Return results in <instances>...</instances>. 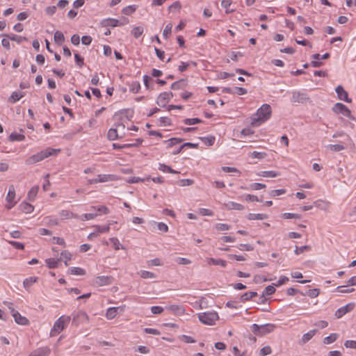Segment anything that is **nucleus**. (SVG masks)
<instances>
[{
    "instance_id": "nucleus-40",
    "label": "nucleus",
    "mask_w": 356,
    "mask_h": 356,
    "mask_svg": "<svg viewBox=\"0 0 356 356\" xmlns=\"http://www.w3.org/2000/svg\"><path fill=\"white\" fill-rule=\"evenodd\" d=\"M140 90V84L138 81H133L129 85V90L134 94L139 92Z\"/></svg>"
},
{
    "instance_id": "nucleus-9",
    "label": "nucleus",
    "mask_w": 356,
    "mask_h": 356,
    "mask_svg": "<svg viewBox=\"0 0 356 356\" xmlns=\"http://www.w3.org/2000/svg\"><path fill=\"white\" fill-rule=\"evenodd\" d=\"M309 99V97L300 91H293L292 92L291 102L295 103H305Z\"/></svg>"
},
{
    "instance_id": "nucleus-41",
    "label": "nucleus",
    "mask_w": 356,
    "mask_h": 356,
    "mask_svg": "<svg viewBox=\"0 0 356 356\" xmlns=\"http://www.w3.org/2000/svg\"><path fill=\"white\" fill-rule=\"evenodd\" d=\"M37 277H30L29 278H26L23 282V285L25 289H29L30 286L33 285L37 281Z\"/></svg>"
},
{
    "instance_id": "nucleus-45",
    "label": "nucleus",
    "mask_w": 356,
    "mask_h": 356,
    "mask_svg": "<svg viewBox=\"0 0 356 356\" xmlns=\"http://www.w3.org/2000/svg\"><path fill=\"white\" fill-rule=\"evenodd\" d=\"M143 31L142 26H136L131 30V33L135 38H138L143 34Z\"/></svg>"
},
{
    "instance_id": "nucleus-48",
    "label": "nucleus",
    "mask_w": 356,
    "mask_h": 356,
    "mask_svg": "<svg viewBox=\"0 0 356 356\" xmlns=\"http://www.w3.org/2000/svg\"><path fill=\"white\" fill-rule=\"evenodd\" d=\"M95 227L97 234L108 232L110 230V227L108 225H96Z\"/></svg>"
},
{
    "instance_id": "nucleus-62",
    "label": "nucleus",
    "mask_w": 356,
    "mask_h": 356,
    "mask_svg": "<svg viewBox=\"0 0 356 356\" xmlns=\"http://www.w3.org/2000/svg\"><path fill=\"white\" fill-rule=\"evenodd\" d=\"M172 24H168L165 26V29H163V36L165 38H167L168 35H170L172 32Z\"/></svg>"
},
{
    "instance_id": "nucleus-18",
    "label": "nucleus",
    "mask_w": 356,
    "mask_h": 356,
    "mask_svg": "<svg viewBox=\"0 0 356 356\" xmlns=\"http://www.w3.org/2000/svg\"><path fill=\"white\" fill-rule=\"evenodd\" d=\"M3 35L6 37L7 38H8L9 40H10L12 41L16 42L18 44L22 43L23 41H27V38L26 37L17 35L13 33L3 34Z\"/></svg>"
},
{
    "instance_id": "nucleus-36",
    "label": "nucleus",
    "mask_w": 356,
    "mask_h": 356,
    "mask_svg": "<svg viewBox=\"0 0 356 356\" xmlns=\"http://www.w3.org/2000/svg\"><path fill=\"white\" fill-rule=\"evenodd\" d=\"M108 138L111 140H115L118 138V129L111 128L107 134Z\"/></svg>"
},
{
    "instance_id": "nucleus-28",
    "label": "nucleus",
    "mask_w": 356,
    "mask_h": 356,
    "mask_svg": "<svg viewBox=\"0 0 356 356\" xmlns=\"http://www.w3.org/2000/svg\"><path fill=\"white\" fill-rule=\"evenodd\" d=\"M39 187L38 186H33L28 193L27 199L29 201H33L38 194Z\"/></svg>"
},
{
    "instance_id": "nucleus-39",
    "label": "nucleus",
    "mask_w": 356,
    "mask_h": 356,
    "mask_svg": "<svg viewBox=\"0 0 356 356\" xmlns=\"http://www.w3.org/2000/svg\"><path fill=\"white\" fill-rule=\"evenodd\" d=\"M61 261V259H46L45 262L49 268H56L58 266V264Z\"/></svg>"
},
{
    "instance_id": "nucleus-55",
    "label": "nucleus",
    "mask_w": 356,
    "mask_h": 356,
    "mask_svg": "<svg viewBox=\"0 0 356 356\" xmlns=\"http://www.w3.org/2000/svg\"><path fill=\"white\" fill-rule=\"evenodd\" d=\"M182 141L181 139L180 138H172L168 140H165V143H168V147H172L173 145H176V144H179Z\"/></svg>"
},
{
    "instance_id": "nucleus-50",
    "label": "nucleus",
    "mask_w": 356,
    "mask_h": 356,
    "mask_svg": "<svg viewBox=\"0 0 356 356\" xmlns=\"http://www.w3.org/2000/svg\"><path fill=\"white\" fill-rule=\"evenodd\" d=\"M159 169L160 170L163 171V172H170V173H172V174L178 173V172L175 171L170 167H169V166H168V165H166L165 164H159Z\"/></svg>"
},
{
    "instance_id": "nucleus-26",
    "label": "nucleus",
    "mask_w": 356,
    "mask_h": 356,
    "mask_svg": "<svg viewBox=\"0 0 356 356\" xmlns=\"http://www.w3.org/2000/svg\"><path fill=\"white\" fill-rule=\"evenodd\" d=\"M68 273L71 275H84L86 270L79 267H71L68 269Z\"/></svg>"
},
{
    "instance_id": "nucleus-20",
    "label": "nucleus",
    "mask_w": 356,
    "mask_h": 356,
    "mask_svg": "<svg viewBox=\"0 0 356 356\" xmlns=\"http://www.w3.org/2000/svg\"><path fill=\"white\" fill-rule=\"evenodd\" d=\"M102 24L104 26H111V27H115V26H122L124 24L123 23H120L118 19H113V18H108V19H104L103 21Z\"/></svg>"
},
{
    "instance_id": "nucleus-43",
    "label": "nucleus",
    "mask_w": 356,
    "mask_h": 356,
    "mask_svg": "<svg viewBox=\"0 0 356 356\" xmlns=\"http://www.w3.org/2000/svg\"><path fill=\"white\" fill-rule=\"evenodd\" d=\"M99 214L96 212H91L89 213H84L81 216H79L78 219H80L81 220H89L95 218L96 216H97Z\"/></svg>"
},
{
    "instance_id": "nucleus-2",
    "label": "nucleus",
    "mask_w": 356,
    "mask_h": 356,
    "mask_svg": "<svg viewBox=\"0 0 356 356\" xmlns=\"http://www.w3.org/2000/svg\"><path fill=\"white\" fill-rule=\"evenodd\" d=\"M59 152L60 149H58L47 148L44 150L38 152L37 154H33L31 156L29 157L26 160V163L27 165H32L36 163L39 161L44 160L46 158H48L50 156L56 154Z\"/></svg>"
},
{
    "instance_id": "nucleus-54",
    "label": "nucleus",
    "mask_w": 356,
    "mask_h": 356,
    "mask_svg": "<svg viewBox=\"0 0 356 356\" xmlns=\"http://www.w3.org/2000/svg\"><path fill=\"white\" fill-rule=\"evenodd\" d=\"M266 154L265 152L254 151L251 153V156L254 159H262L265 158Z\"/></svg>"
},
{
    "instance_id": "nucleus-21",
    "label": "nucleus",
    "mask_w": 356,
    "mask_h": 356,
    "mask_svg": "<svg viewBox=\"0 0 356 356\" xmlns=\"http://www.w3.org/2000/svg\"><path fill=\"white\" fill-rule=\"evenodd\" d=\"M19 209L22 212L25 213H30L33 211L34 207L33 205L28 202H22L19 204Z\"/></svg>"
},
{
    "instance_id": "nucleus-25",
    "label": "nucleus",
    "mask_w": 356,
    "mask_h": 356,
    "mask_svg": "<svg viewBox=\"0 0 356 356\" xmlns=\"http://www.w3.org/2000/svg\"><path fill=\"white\" fill-rule=\"evenodd\" d=\"M314 205L322 210L326 211L329 208V202L322 200H318L314 202Z\"/></svg>"
},
{
    "instance_id": "nucleus-49",
    "label": "nucleus",
    "mask_w": 356,
    "mask_h": 356,
    "mask_svg": "<svg viewBox=\"0 0 356 356\" xmlns=\"http://www.w3.org/2000/svg\"><path fill=\"white\" fill-rule=\"evenodd\" d=\"M220 170L222 172H224L225 173H231L234 172L237 175H235L236 176H239V171L236 168L232 167H221Z\"/></svg>"
},
{
    "instance_id": "nucleus-31",
    "label": "nucleus",
    "mask_w": 356,
    "mask_h": 356,
    "mask_svg": "<svg viewBox=\"0 0 356 356\" xmlns=\"http://www.w3.org/2000/svg\"><path fill=\"white\" fill-rule=\"evenodd\" d=\"M54 40L56 44L60 45L65 40L64 35L60 31H56L54 35Z\"/></svg>"
},
{
    "instance_id": "nucleus-15",
    "label": "nucleus",
    "mask_w": 356,
    "mask_h": 356,
    "mask_svg": "<svg viewBox=\"0 0 356 356\" xmlns=\"http://www.w3.org/2000/svg\"><path fill=\"white\" fill-rule=\"evenodd\" d=\"M14 318V320L16 323L20 325H29V319L22 316L18 312L15 314V315L13 316Z\"/></svg>"
},
{
    "instance_id": "nucleus-27",
    "label": "nucleus",
    "mask_w": 356,
    "mask_h": 356,
    "mask_svg": "<svg viewBox=\"0 0 356 356\" xmlns=\"http://www.w3.org/2000/svg\"><path fill=\"white\" fill-rule=\"evenodd\" d=\"M90 210L91 211H94V212L97 211V212H99L100 213H104V214L108 213V212H109L108 209L106 207L103 206V205L92 206V207H90Z\"/></svg>"
},
{
    "instance_id": "nucleus-8",
    "label": "nucleus",
    "mask_w": 356,
    "mask_h": 356,
    "mask_svg": "<svg viewBox=\"0 0 356 356\" xmlns=\"http://www.w3.org/2000/svg\"><path fill=\"white\" fill-rule=\"evenodd\" d=\"M172 97L173 94L171 92H161L157 98L156 104L161 107H165Z\"/></svg>"
},
{
    "instance_id": "nucleus-14",
    "label": "nucleus",
    "mask_w": 356,
    "mask_h": 356,
    "mask_svg": "<svg viewBox=\"0 0 356 356\" xmlns=\"http://www.w3.org/2000/svg\"><path fill=\"white\" fill-rule=\"evenodd\" d=\"M113 281V278L111 276H98L95 279V284L98 286H105L111 284Z\"/></svg>"
},
{
    "instance_id": "nucleus-33",
    "label": "nucleus",
    "mask_w": 356,
    "mask_h": 356,
    "mask_svg": "<svg viewBox=\"0 0 356 356\" xmlns=\"http://www.w3.org/2000/svg\"><path fill=\"white\" fill-rule=\"evenodd\" d=\"M267 215L264 213H249L247 216L250 220H264L267 218Z\"/></svg>"
},
{
    "instance_id": "nucleus-19",
    "label": "nucleus",
    "mask_w": 356,
    "mask_h": 356,
    "mask_svg": "<svg viewBox=\"0 0 356 356\" xmlns=\"http://www.w3.org/2000/svg\"><path fill=\"white\" fill-rule=\"evenodd\" d=\"M187 82L186 79H181L171 84V89L172 90H181L186 88Z\"/></svg>"
},
{
    "instance_id": "nucleus-35",
    "label": "nucleus",
    "mask_w": 356,
    "mask_h": 356,
    "mask_svg": "<svg viewBox=\"0 0 356 356\" xmlns=\"http://www.w3.org/2000/svg\"><path fill=\"white\" fill-rule=\"evenodd\" d=\"M258 175L264 177H268V178H273V177L279 176L280 175L276 171L270 170V171H262V172H259L258 174Z\"/></svg>"
},
{
    "instance_id": "nucleus-23",
    "label": "nucleus",
    "mask_w": 356,
    "mask_h": 356,
    "mask_svg": "<svg viewBox=\"0 0 356 356\" xmlns=\"http://www.w3.org/2000/svg\"><path fill=\"white\" fill-rule=\"evenodd\" d=\"M228 209L241 211L244 209V206L234 202H229L225 204Z\"/></svg>"
},
{
    "instance_id": "nucleus-60",
    "label": "nucleus",
    "mask_w": 356,
    "mask_h": 356,
    "mask_svg": "<svg viewBox=\"0 0 356 356\" xmlns=\"http://www.w3.org/2000/svg\"><path fill=\"white\" fill-rule=\"evenodd\" d=\"M275 292V288L273 285L266 286L263 292L264 295H272Z\"/></svg>"
},
{
    "instance_id": "nucleus-7",
    "label": "nucleus",
    "mask_w": 356,
    "mask_h": 356,
    "mask_svg": "<svg viewBox=\"0 0 356 356\" xmlns=\"http://www.w3.org/2000/svg\"><path fill=\"white\" fill-rule=\"evenodd\" d=\"M88 316L83 311H79L73 314L72 324L75 326H79L81 323L88 322Z\"/></svg>"
},
{
    "instance_id": "nucleus-61",
    "label": "nucleus",
    "mask_w": 356,
    "mask_h": 356,
    "mask_svg": "<svg viewBox=\"0 0 356 356\" xmlns=\"http://www.w3.org/2000/svg\"><path fill=\"white\" fill-rule=\"evenodd\" d=\"M179 338L182 341H184V343H195L196 341L191 337L185 335V334L181 335Z\"/></svg>"
},
{
    "instance_id": "nucleus-6",
    "label": "nucleus",
    "mask_w": 356,
    "mask_h": 356,
    "mask_svg": "<svg viewBox=\"0 0 356 356\" xmlns=\"http://www.w3.org/2000/svg\"><path fill=\"white\" fill-rule=\"evenodd\" d=\"M332 110L333 111V112L337 114H341L350 120H355V118L351 115L350 110L342 103H336L333 106Z\"/></svg>"
},
{
    "instance_id": "nucleus-5",
    "label": "nucleus",
    "mask_w": 356,
    "mask_h": 356,
    "mask_svg": "<svg viewBox=\"0 0 356 356\" xmlns=\"http://www.w3.org/2000/svg\"><path fill=\"white\" fill-rule=\"evenodd\" d=\"M70 316H62L54 323V327L51 330V334L53 332L60 333L70 321Z\"/></svg>"
},
{
    "instance_id": "nucleus-57",
    "label": "nucleus",
    "mask_w": 356,
    "mask_h": 356,
    "mask_svg": "<svg viewBox=\"0 0 356 356\" xmlns=\"http://www.w3.org/2000/svg\"><path fill=\"white\" fill-rule=\"evenodd\" d=\"M329 148L334 152H340L345 149V147L341 144L330 145Z\"/></svg>"
},
{
    "instance_id": "nucleus-64",
    "label": "nucleus",
    "mask_w": 356,
    "mask_h": 356,
    "mask_svg": "<svg viewBox=\"0 0 356 356\" xmlns=\"http://www.w3.org/2000/svg\"><path fill=\"white\" fill-rule=\"evenodd\" d=\"M344 346L347 348L356 349V341L347 340V341H345Z\"/></svg>"
},
{
    "instance_id": "nucleus-13",
    "label": "nucleus",
    "mask_w": 356,
    "mask_h": 356,
    "mask_svg": "<svg viewBox=\"0 0 356 356\" xmlns=\"http://www.w3.org/2000/svg\"><path fill=\"white\" fill-rule=\"evenodd\" d=\"M335 92H337L338 98L340 100L348 103L351 102V99L348 97V92L343 89V88L341 86H338L335 88Z\"/></svg>"
},
{
    "instance_id": "nucleus-52",
    "label": "nucleus",
    "mask_w": 356,
    "mask_h": 356,
    "mask_svg": "<svg viewBox=\"0 0 356 356\" xmlns=\"http://www.w3.org/2000/svg\"><path fill=\"white\" fill-rule=\"evenodd\" d=\"M110 241L116 250L124 248L117 238H111Z\"/></svg>"
},
{
    "instance_id": "nucleus-44",
    "label": "nucleus",
    "mask_w": 356,
    "mask_h": 356,
    "mask_svg": "<svg viewBox=\"0 0 356 356\" xmlns=\"http://www.w3.org/2000/svg\"><path fill=\"white\" fill-rule=\"evenodd\" d=\"M136 10V6L135 5H130L128 6L124 7L122 10V13L126 15H130L132 13H134Z\"/></svg>"
},
{
    "instance_id": "nucleus-53",
    "label": "nucleus",
    "mask_w": 356,
    "mask_h": 356,
    "mask_svg": "<svg viewBox=\"0 0 356 356\" xmlns=\"http://www.w3.org/2000/svg\"><path fill=\"white\" fill-rule=\"evenodd\" d=\"M282 217L284 219H300L301 218L300 215L298 213H284L282 214Z\"/></svg>"
},
{
    "instance_id": "nucleus-38",
    "label": "nucleus",
    "mask_w": 356,
    "mask_h": 356,
    "mask_svg": "<svg viewBox=\"0 0 356 356\" xmlns=\"http://www.w3.org/2000/svg\"><path fill=\"white\" fill-rule=\"evenodd\" d=\"M60 255H61V257L60 259H61V260L64 259L65 265L66 266H68L67 261H70L72 259V254L67 250H64L60 253Z\"/></svg>"
},
{
    "instance_id": "nucleus-4",
    "label": "nucleus",
    "mask_w": 356,
    "mask_h": 356,
    "mask_svg": "<svg viewBox=\"0 0 356 356\" xmlns=\"http://www.w3.org/2000/svg\"><path fill=\"white\" fill-rule=\"evenodd\" d=\"M199 320L204 324L212 325L218 319L216 312H204L198 315Z\"/></svg>"
},
{
    "instance_id": "nucleus-32",
    "label": "nucleus",
    "mask_w": 356,
    "mask_h": 356,
    "mask_svg": "<svg viewBox=\"0 0 356 356\" xmlns=\"http://www.w3.org/2000/svg\"><path fill=\"white\" fill-rule=\"evenodd\" d=\"M231 5H232L231 0H222L221 2V6L223 8L225 9V13L227 14L233 13L234 11V9L230 8Z\"/></svg>"
},
{
    "instance_id": "nucleus-29",
    "label": "nucleus",
    "mask_w": 356,
    "mask_h": 356,
    "mask_svg": "<svg viewBox=\"0 0 356 356\" xmlns=\"http://www.w3.org/2000/svg\"><path fill=\"white\" fill-rule=\"evenodd\" d=\"M257 296V293L255 291H248L245 292L241 296V302H245L250 299H252L254 297H256Z\"/></svg>"
},
{
    "instance_id": "nucleus-56",
    "label": "nucleus",
    "mask_w": 356,
    "mask_h": 356,
    "mask_svg": "<svg viewBox=\"0 0 356 356\" xmlns=\"http://www.w3.org/2000/svg\"><path fill=\"white\" fill-rule=\"evenodd\" d=\"M265 187H266L265 184H260V183H254V184H250L249 188H248L250 189V190L257 191V190L264 188Z\"/></svg>"
},
{
    "instance_id": "nucleus-22",
    "label": "nucleus",
    "mask_w": 356,
    "mask_h": 356,
    "mask_svg": "<svg viewBox=\"0 0 356 356\" xmlns=\"http://www.w3.org/2000/svg\"><path fill=\"white\" fill-rule=\"evenodd\" d=\"M317 332V330H312L304 334L302 337L301 341L303 343L308 342Z\"/></svg>"
},
{
    "instance_id": "nucleus-51",
    "label": "nucleus",
    "mask_w": 356,
    "mask_h": 356,
    "mask_svg": "<svg viewBox=\"0 0 356 356\" xmlns=\"http://www.w3.org/2000/svg\"><path fill=\"white\" fill-rule=\"evenodd\" d=\"M193 184V179H179L176 184L179 186H190Z\"/></svg>"
},
{
    "instance_id": "nucleus-30",
    "label": "nucleus",
    "mask_w": 356,
    "mask_h": 356,
    "mask_svg": "<svg viewBox=\"0 0 356 356\" xmlns=\"http://www.w3.org/2000/svg\"><path fill=\"white\" fill-rule=\"evenodd\" d=\"M49 353V350L47 348H42L38 350H36L33 353H32L29 356H48Z\"/></svg>"
},
{
    "instance_id": "nucleus-46",
    "label": "nucleus",
    "mask_w": 356,
    "mask_h": 356,
    "mask_svg": "<svg viewBox=\"0 0 356 356\" xmlns=\"http://www.w3.org/2000/svg\"><path fill=\"white\" fill-rule=\"evenodd\" d=\"M140 277L143 279H152L156 277L154 273L147 270H141Z\"/></svg>"
},
{
    "instance_id": "nucleus-42",
    "label": "nucleus",
    "mask_w": 356,
    "mask_h": 356,
    "mask_svg": "<svg viewBox=\"0 0 356 356\" xmlns=\"http://www.w3.org/2000/svg\"><path fill=\"white\" fill-rule=\"evenodd\" d=\"M338 334L332 333L328 337L324 338L323 343L325 344H330L334 342L338 338Z\"/></svg>"
},
{
    "instance_id": "nucleus-63",
    "label": "nucleus",
    "mask_w": 356,
    "mask_h": 356,
    "mask_svg": "<svg viewBox=\"0 0 356 356\" xmlns=\"http://www.w3.org/2000/svg\"><path fill=\"white\" fill-rule=\"evenodd\" d=\"M306 294L307 296H309L310 298H316L319 294V289H309L307 291Z\"/></svg>"
},
{
    "instance_id": "nucleus-11",
    "label": "nucleus",
    "mask_w": 356,
    "mask_h": 356,
    "mask_svg": "<svg viewBox=\"0 0 356 356\" xmlns=\"http://www.w3.org/2000/svg\"><path fill=\"white\" fill-rule=\"evenodd\" d=\"M15 191L13 186H10L6 196V201L8 204L6 206L8 209H12L17 203L15 201Z\"/></svg>"
},
{
    "instance_id": "nucleus-1",
    "label": "nucleus",
    "mask_w": 356,
    "mask_h": 356,
    "mask_svg": "<svg viewBox=\"0 0 356 356\" xmlns=\"http://www.w3.org/2000/svg\"><path fill=\"white\" fill-rule=\"evenodd\" d=\"M271 107L269 104H264L257 109L256 113L251 117L252 124L253 126H259L271 116Z\"/></svg>"
},
{
    "instance_id": "nucleus-58",
    "label": "nucleus",
    "mask_w": 356,
    "mask_h": 356,
    "mask_svg": "<svg viewBox=\"0 0 356 356\" xmlns=\"http://www.w3.org/2000/svg\"><path fill=\"white\" fill-rule=\"evenodd\" d=\"M285 193H286V190H284V189L272 190L270 192V196L274 197H276V196H279V195H283Z\"/></svg>"
},
{
    "instance_id": "nucleus-47",
    "label": "nucleus",
    "mask_w": 356,
    "mask_h": 356,
    "mask_svg": "<svg viewBox=\"0 0 356 356\" xmlns=\"http://www.w3.org/2000/svg\"><path fill=\"white\" fill-rule=\"evenodd\" d=\"M202 121L200 118H186L184 120V123L186 125H193L198 123H201Z\"/></svg>"
},
{
    "instance_id": "nucleus-37",
    "label": "nucleus",
    "mask_w": 356,
    "mask_h": 356,
    "mask_svg": "<svg viewBox=\"0 0 356 356\" xmlns=\"http://www.w3.org/2000/svg\"><path fill=\"white\" fill-rule=\"evenodd\" d=\"M25 138V136L22 134H17L16 132H13L9 136V140L10 141H22Z\"/></svg>"
},
{
    "instance_id": "nucleus-24",
    "label": "nucleus",
    "mask_w": 356,
    "mask_h": 356,
    "mask_svg": "<svg viewBox=\"0 0 356 356\" xmlns=\"http://www.w3.org/2000/svg\"><path fill=\"white\" fill-rule=\"evenodd\" d=\"M208 264L209 265H218V266H221L222 267H225L227 266V261L225 260H222L221 259L209 258L208 259Z\"/></svg>"
},
{
    "instance_id": "nucleus-16",
    "label": "nucleus",
    "mask_w": 356,
    "mask_h": 356,
    "mask_svg": "<svg viewBox=\"0 0 356 356\" xmlns=\"http://www.w3.org/2000/svg\"><path fill=\"white\" fill-rule=\"evenodd\" d=\"M166 309L177 315H181V314H184V312H185V309H184V307L182 306L177 305H169V306L166 307Z\"/></svg>"
},
{
    "instance_id": "nucleus-59",
    "label": "nucleus",
    "mask_w": 356,
    "mask_h": 356,
    "mask_svg": "<svg viewBox=\"0 0 356 356\" xmlns=\"http://www.w3.org/2000/svg\"><path fill=\"white\" fill-rule=\"evenodd\" d=\"M272 353L271 348L269 346H265L260 350L259 355L261 356H266Z\"/></svg>"
},
{
    "instance_id": "nucleus-17",
    "label": "nucleus",
    "mask_w": 356,
    "mask_h": 356,
    "mask_svg": "<svg viewBox=\"0 0 356 356\" xmlns=\"http://www.w3.org/2000/svg\"><path fill=\"white\" fill-rule=\"evenodd\" d=\"M59 216L62 220L70 219V218H79V216L74 214L68 210H62L59 213Z\"/></svg>"
},
{
    "instance_id": "nucleus-3",
    "label": "nucleus",
    "mask_w": 356,
    "mask_h": 356,
    "mask_svg": "<svg viewBox=\"0 0 356 356\" xmlns=\"http://www.w3.org/2000/svg\"><path fill=\"white\" fill-rule=\"evenodd\" d=\"M275 327L276 326L274 324L270 323L262 325H259L254 323L251 326L252 332L259 337H261L272 332L275 330Z\"/></svg>"
},
{
    "instance_id": "nucleus-34",
    "label": "nucleus",
    "mask_w": 356,
    "mask_h": 356,
    "mask_svg": "<svg viewBox=\"0 0 356 356\" xmlns=\"http://www.w3.org/2000/svg\"><path fill=\"white\" fill-rule=\"evenodd\" d=\"M24 97V94L19 92H13L9 97V102L14 104Z\"/></svg>"
},
{
    "instance_id": "nucleus-10",
    "label": "nucleus",
    "mask_w": 356,
    "mask_h": 356,
    "mask_svg": "<svg viewBox=\"0 0 356 356\" xmlns=\"http://www.w3.org/2000/svg\"><path fill=\"white\" fill-rule=\"evenodd\" d=\"M355 307V303L354 302H350L347 304L346 305L341 307L339 308L334 314V316L337 318H340L343 316H344L348 312H351Z\"/></svg>"
},
{
    "instance_id": "nucleus-12",
    "label": "nucleus",
    "mask_w": 356,
    "mask_h": 356,
    "mask_svg": "<svg viewBox=\"0 0 356 356\" xmlns=\"http://www.w3.org/2000/svg\"><path fill=\"white\" fill-rule=\"evenodd\" d=\"M124 306L110 307L106 311V317L110 320L113 319L117 316L118 314L124 312Z\"/></svg>"
}]
</instances>
